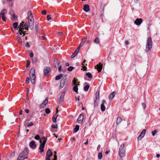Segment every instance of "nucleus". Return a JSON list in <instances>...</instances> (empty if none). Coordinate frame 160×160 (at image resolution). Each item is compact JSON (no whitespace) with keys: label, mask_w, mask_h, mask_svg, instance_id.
Masks as SVG:
<instances>
[{"label":"nucleus","mask_w":160,"mask_h":160,"mask_svg":"<svg viewBox=\"0 0 160 160\" xmlns=\"http://www.w3.org/2000/svg\"><path fill=\"white\" fill-rule=\"evenodd\" d=\"M85 62H86V60H84V61H83V62L82 63V66L85 65Z\"/></svg>","instance_id":"64"},{"label":"nucleus","mask_w":160,"mask_h":160,"mask_svg":"<svg viewBox=\"0 0 160 160\" xmlns=\"http://www.w3.org/2000/svg\"><path fill=\"white\" fill-rule=\"evenodd\" d=\"M87 37H86L84 38H82V41L81 42L83 44H84L87 40Z\"/></svg>","instance_id":"40"},{"label":"nucleus","mask_w":160,"mask_h":160,"mask_svg":"<svg viewBox=\"0 0 160 160\" xmlns=\"http://www.w3.org/2000/svg\"><path fill=\"white\" fill-rule=\"evenodd\" d=\"M99 100V99L95 98L94 103L95 106L97 107L98 106Z\"/></svg>","instance_id":"23"},{"label":"nucleus","mask_w":160,"mask_h":160,"mask_svg":"<svg viewBox=\"0 0 160 160\" xmlns=\"http://www.w3.org/2000/svg\"><path fill=\"white\" fill-rule=\"evenodd\" d=\"M83 10L86 12H88L89 11V6L88 4H85L84 6Z\"/></svg>","instance_id":"15"},{"label":"nucleus","mask_w":160,"mask_h":160,"mask_svg":"<svg viewBox=\"0 0 160 160\" xmlns=\"http://www.w3.org/2000/svg\"><path fill=\"white\" fill-rule=\"evenodd\" d=\"M146 130L145 129H143L142 132H141V134L142 135H143L144 136L145 135V132H146Z\"/></svg>","instance_id":"38"},{"label":"nucleus","mask_w":160,"mask_h":160,"mask_svg":"<svg viewBox=\"0 0 160 160\" xmlns=\"http://www.w3.org/2000/svg\"><path fill=\"white\" fill-rule=\"evenodd\" d=\"M52 127L53 128H57V124L52 125Z\"/></svg>","instance_id":"46"},{"label":"nucleus","mask_w":160,"mask_h":160,"mask_svg":"<svg viewBox=\"0 0 160 160\" xmlns=\"http://www.w3.org/2000/svg\"><path fill=\"white\" fill-rule=\"evenodd\" d=\"M47 140V138L45 137H44L43 138L42 143L40 144L39 148L40 152L41 153L43 152V148L44 147L45 145L46 142Z\"/></svg>","instance_id":"6"},{"label":"nucleus","mask_w":160,"mask_h":160,"mask_svg":"<svg viewBox=\"0 0 160 160\" xmlns=\"http://www.w3.org/2000/svg\"><path fill=\"white\" fill-rule=\"evenodd\" d=\"M25 46L26 47H28V48H29V43L28 42H27L26 44H25Z\"/></svg>","instance_id":"58"},{"label":"nucleus","mask_w":160,"mask_h":160,"mask_svg":"<svg viewBox=\"0 0 160 160\" xmlns=\"http://www.w3.org/2000/svg\"><path fill=\"white\" fill-rule=\"evenodd\" d=\"M48 98H47L45 99L40 105V108H43L46 106V105L48 103Z\"/></svg>","instance_id":"8"},{"label":"nucleus","mask_w":160,"mask_h":160,"mask_svg":"<svg viewBox=\"0 0 160 160\" xmlns=\"http://www.w3.org/2000/svg\"><path fill=\"white\" fill-rule=\"evenodd\" d=\"M58 35H62L63 34V33L62 32H58Z\"/></svg>","instance_id":"59"},{"label":"nucleus","mask_w":160,"mask_h":160,"mask_svg":"<svg viewBox=\"0 0 160 160\" xmlns=\"http://www.w3.org/2000/svg\"><path fill=\"white\" fill-rule=\"evenodd\" d=\"M82 67H83V68L84 69V71H86V69H87L86 67H85V65H84V66H82Z\"/></svg>","instance_id":"62"},{"label":"nucleus","mask_w":160,"mask_h":160,"mask_svg":"<svg viewBox=\"0 0 160 160\" xmlns=\"http://www.w3.org/2000/svg\"><path fill=\"white\" fill-rule=\"evenodd\" d=\"M144 136L142 135L141 134L139 135V136H138V139L139 140H140L142 138H143Z\"/></svg>","instance_id":"37"},{"label":"nucleus","mask_w":160,"mask_h":160,"mask_svg":"<svg viewBox=\"0 0 160 160\" xmlns=\"http://www.w3.org/2000/svg\"><path fill=\"white\" fill-rule=\"evenodd\" d=\"M79 50V47L74 52L73 54L72 55L71 58H73L78 53Z\"/></svg>","instance_id":"13"},{"label":"nucleus","mask_w":160,"mask_h":160,"mask_svg":"<svg viewBox=\"0 0 160 160\" xmlns=\"http://www.w3.org/2000/svg\"><path fill=\"white\" fill-rule=\"evenodd\" d=\"M45 112L47 114H49L50 112V110L48 108H47L45 109Z\"/></svg>","instance_id":"39"},{"label":"nucleus","mask_w":160,"mask_h":160,"mask_svg":"<svg viewBox=\"0 0 160 160\" xmlns=\"http://www.w3.org/2000/svg\"><path fill=\"white\" fill-rule=\"evenodd\" d=\"M33 123L32 122H31L30 124H28L27 126H26L25 125H24L25 126V128H26V127H29L30 126H32L33 125Z\"/></svg>","instance_id":"41"},{"label":"nucleus","mask_w":160,"mask_h":160,"mask_svg":"<svg viewBox=\"0 0 160 160\" xmlns=\"http://www.w3.org/2000/svg\"><path fill=\"white\" fill-rule=\"evenodd\" d=\"M106 103V101L104 100L102 101V103L101 106V109L102 111H104L105 110V107L104 105L105 103Z\"/></svg>","instance_id":"11"},{"label":"nucleus","mask_w":160,"mask_h":160,"mask_svg":"<svg viewBox=\"0 0 160 160\" xmlns=\"http://www.w3.org/2000/svg\"><path fill=\"white\" fill-rule=\"evenodd\" d=\"M74 68L73 67L71 66L68 68V71L71 72L73 70Z\"/></svg>","instance_id":"36"},{"label":"nucleus","mask_w":160,"mask_h":160,"mask_svg":"<svg viewBox=\"0 0 160 160\" xmlns=\"http://www.w3.org/2000/svg\"><path fill=\"white\" fill-rule=\"evenodd\" d=\"M142 21H135L134 23L137 25H140L142 22Z\"/></svg>","instance_id":"27"},{"label":"nucleus","mask_w":160,"mask_h":160,"mask_svg":"<svg viewBox=\"0 0 160 160\" xmlns=\"http://www.w3.org/2000/svg\"><path fill=\"white\" fill-rule=\"evenodd\" d=\"M34 138L37 140H38L40 139V137L39 135H37L35 136Z\"/></svg>","instance_id":"42"},{"label":"nucleus","mask_w":160,"mask_h":160,"mask_svg":"<svg viewBox=\"0 0 160 160\" xmlns=\"http://www.w3.org/2000/svg\"><path fill=\"white\" fill-rule=\"evenodd\" d=\"M115 94L116 92L114 91L112 92L109 96V99H112V98H113L114 97Z\"/></svg>","instance_id":"20"},{"label":"nucleus","mask_w":160,"mask_h":160,"mask_svg":"<svg viewBox=\"0 0 160 160\" xmlns=\"http://www.w3.org/2000/svg\"><path fill=\"white\" fill-rule=\"evenodd\" d=\"M34 27V21H28L26 22H24L22 21L20 23L19 25L18 28H19L18 32L20 35L23 34V36L25 34L24 30H28V28L31 29L33 28Z\"/></svg>","instance_id":"1"},{"label":"nucleus","mask_w":160,"mask_h":160,"mask_svg":"<svg viewBox=\"0 0 160 160\" xmlns=\"http://www.w3.org/2000/svg\"><path fill=\"white\" fill-rule=\"evenodd\" d=\"M15 155V152H13L10 155V157H12Z\"/></svg>","instance_id":"56"},{"label":"nucleus","mask_w":160,"mask_h":160,"mask_svg":"<svg viewBox=\"0 0 160 160\" xmlns=\"http://www.w3.org/2000/svg\"><path fill=\"white\" fill-rule=\"evenodd\" d=\"M119 155L121 158H123L125 156V149L124 148V145L122 144L119 149Z\"/></svg>","instance_id":"4"},{"label":"nucleus","mask_w":160,"mask_h":160,"mask_svg":"<svg viewBox=\"0 0 160 160\" xmlns=\"http://www.w3.org/2000/svg\"><path fill=\"white\" fill-rule=\"evenodd\" d=\"M78 88L77 86L75 85L73 88V90L75 91L77 93L78 92Z\"/></svg>","instance_id":"31"},{"label":"nucleus","mask_w":160,"mask_h":160,"mask_svg":"<svg viewBox=\"0 0 160 160\" xmlns=\"http://www.w3.org/2000/svg\"><path fill=\"white\" fill-rule=\"evenodd\" d=\"M86 76L89 78H91L92 77V74L90 72H88L86 74Z\"/></svg>","instance_id":"35"},{"label":"nucleus","mask_w":160,"mask_h":160,"mask_svg":"<svg viewBox=\"0 0 160 160\" xmlns=\"http://www.w3.org/2000/svg\"><path fill=\"white\" fill-rule=\"evenodd\" d=\"M25 111L26 113H28L29 112V110L28 109H26Z\"/></svg>","instance_id":"63"},{"label":"nucleus","mask_w":160,"mask_h":160,"mask_svg":"<svg viewBox=\"0 0 160 160\" xmlns=\"http://www.w3.org/2000/svg\"><path fill=\"white\" fill-rule=\"evenodd\" d=\"M18 23L17 22L14 23L13 24V27L14 28L16 29L17 28Z\"/></svg>","instance_id":"34"},{"label":"nucleus","mask_w":160,"mask_h":160,"mask_svg":"<svg viewBox=\"0 0 160 160\" xmlns=\"http://www.w3.org/2000/svg\"><path fill=\"white\" fill-rule=\"evenodd\" d=\"M41 37H42V39L43 40H45L46 39V38L45 37L44 35L43 34H42V35H41Z\"/></svg>","instance_id":"47"},{"label":"nucleus","mask_w":160,"mask_h":160,"mask_svg":"<svg viewBox=\"0 0 160 160\" xmlns=\"http://www.w3.org/2000/svg\"><path fill=\"white\" fill-rule=\"evenodd\" d=\"M99 92L98 91H97L95 94V98L99 99Z\"/></svg>","instance_id":"25"},{"label":"nucleus","mask_w":160,"mask_h":160,"mask_svg":"<svg viewBox=\"0 0 160 160\" xmlns=\"http://www.w3.org/2000/svg\"><path fill=\"white\" fill-rule=\"evenodd\" d=\"M78 81V80L77 79V78H74L73 80L72 81L74 85H79V84H76V83Z\"/></svg>","instance_id":"24"},{"label":"nucleus","mask_w":160,"mask_h":160,"mask_svg":"<svg viewBox=\"0 0 160 160\" xmlns=\"http://www.w3.org/2000/svg\"><path fill=\"white\" fill-rule=\"evenodd\" d=\"M94 42L95 43L98 44L100 43L99 39L98 38H96L94 40Z\"/></svg>","instance_id":"26"},{"label":"nucleus","mask_w":160,"mask_h":160,"mask_svg":"<svg viewBox=\"0 0 160 160\" xmlns=\"http://www.w3.org/2000/svg\"><path fill=\"white\" fill-rule=\"evenodd\" d=\"M102 68V65L100 63H99V64L95 66V68H97L98 72L101 71Z\"/></svg>","instance_id":"10"},{"label":"nucleus","mask_w":160,"mask_h":160,"mask_svg":"<svg viewBox=\"0 0 160 160\" xmlns=\"http://www.w3.org/2000/svg\"><path fill=\"white\" fill-rule=\"evenodd\" d=\"M42 13L43 15H46V10H43L42 11Z\"/></svg>","instance_id":"50"},{"label":"nucleus","mask_w":160,"mask_h":160,"mask_svg":"<svg viewBox=\"0 0 160 160\" xmlns=\"http://www.w3.org/2000/svg\"><path fill=\"white\" fill-rule=\"evenodd\" d=\"M102 157V152H99L98 155V159L99 160H101Z\"/></svg>","instance_id":"28"},{"label":"nucleus","mask_w":160,"mask_h":160,"mask_svg":"<svg viewBox=\"0 0 160 160\" xmlns=\"http://www.w3.org/2000/svg\"><path fill=\"white\" fill-rule=\"evenodd\" d=\"M17 17L15 14H13L12 16V19L15 20L17 19Z\"/></svg>","instance_id":"33"},{"label":"nucleus","mask_w":160,"mask_h":160,"mask_svg":"<svg viewBox=\"0 0 160 160\" xmlns=\"http://www.w3.org/2000/svg\"><path fill=\"white\" fill-rule=\"evenodd\" d=\"M30 64V61L29 60L27 61V64L26 65V67H28Z\"/></svg>","instance_id":"48"},{"label":"nucleus","mask_w":160,"mask_h":160,"mask_svg":"<svg viewBox=\"0 0 160 160\" xmlns=\"http://www.w3.org/2000/svg\"><path fill=\"white\" fill-rule=\"evenodd\" d=\"M29 145L32 148H34L36 147L35 142L33 141H32L30 142Z\"/></svg>","instance_id":"14"},{"label":"nucleus","mask_w":160,"mask_h":160,"mask_svg":"<svg viewBox=\"0 0 160 160\" xmlns=\"http://www.w3.org/2000/svg\"><path fill=\"white\" fill-rule=\"evenodd\" d=\"M65 95V93L64 92L62 93L61 95L60 98V102H62L64 100V96Z\"/></svg>","instance_id":"18"},{"label":"nucleus","mask_w":160,"mask_h":160,"mask_svg":"<svg viewBox=\"0 0 160 160\" xmlns=\"http://www.w3.org/2000/svg\"><path fill=\"white\" fill-rule=\"evenodd\" d=\"M83 45H84V44H83L81 42V43H80V44L79 45V47H79V48H80L81 47H82Z\"/></svg>","instance_id":"61"},{"label":"nucleus","mask_w":160,"mask_h":160,"mask_svg":"<svg viewBox=\"0 0 160 160\" xmlns=\"http://www.w3.org/2000/svg\"><path fill=\"white\" fill-rule=\"evenodd\" d=\"M65 81V79L63 78L61 80L60 85V88H63V87L64 86Z\"/></svg>","instance_id":"16"},{"label":"nucleus","mask_w":160,"mask_h":160,"mask_svg":"<svg viewBox=\"0 0 160 160\" xmlns=\"http://www.w3.org/2000/svg\"><path fill=\"white\" fill-rule=\"evenodd\" d=\"M62 76V74H60L59 75L56 76L55 77V79L56 80H58L60 79L61 78Z\"/></svg>","instance_id":"22"},{"label":"nucleus","mask_w":160,"mask_h":160,"mask_svg":"<svg viewBox=\"0 0 160 160\" xmlns=\"http://www.w3.org/2000/svg\"><path fill=\"white\" fill-rule=\"evenodd\" d=\"M152 41L151 38L149 37L147 41L146 48L145 51L146 52H148L152 48Z\"/></svg>","instance_id":"5"},{"label":"nucleus","mask_w":160,"mask_h":160,"mask_svg":"<svg viewBox=\"0 0 160 160\" xmlns=\"http://www.w3.org/2000/svg\"><path fill=\"white\" fill-rule=\"evenodd\" d=\"M55 19V17L54 15H53L52 17L50 15H48L47 16V20H50V19Z\"/></svg>","instance_id":"19"},{"label":"nucleus","mask_w":160,"mask_h":160,"mask_svg":"<svg viewBox=\"0 0 160 160\" xmlns=\"http://www.w3.org/2000/svg\"><path fill=\"white\" fill-rule=\"evenodd\" d=\"M79 125H77L75 126V128H74V131L75 132H77L79 130Z\"/></svg>","instance_id":"29"},{"label":"nucleus","mask_w":160,"mask_h":160,"mask_svg":"<svg viewBox=\"0 0 160 160\" xmlns=\"http://www.w3.org/2000/svg\"><path fill=\"white\" fill-rule=\"evenodd\" d=\"M54 158L53 160H57V156L56 155H54Z\"/></svg>","instance_id":"57"},{"label":"nucleus","mask_w":160,"mask_h":160,"mask_svg":"<svg viewBox=\"0 0 160 160\" xmlns=\"http://www.w3.org/2000/svg\"><path fill=\"white\" fill-rule=\"evenodd\" d=\"M6 12L7 11L6 9H3L1 13H0V15L1 16L2 15L3 16H4V14L5 13H6Z\"/></svg>","instance_id":"30"},{"label":"nucleus","mask_w":160,"mask_h":160,"mask_svg":"<svg viewBox=\"0 0 160 160\" xmlns=\"http://www.w3.org/2000/svg\"><path fill=\"white\" fill-rule=\"evenodd\" d=\"M142 106L144 109H145L146 108V105L144 103H142Z\"/></svg>","instance_id":"52"},{"label":"nucleus","mask_w":160,"mask_h":160,"mask_svg":"<svg viewBox=\"0 0 160 160\" xmlns=\"http://www.w3.org/2000/svg\"><path fill=\"white\" fill-rule=\"evenodd\" d=\"M28 153V149L25 148L21 153L19 154L17 160H24L26 158Z\"/></svg>","instance_id":"2"},{"label":"nucleus","mask_w":160,"mask_h":160,"mask_svg":"<svg viewBox=\"0 0 160 160\" xmlns=\"http://www.w3.org/2000/svg\"><path fill=\"white\" fill-rule=\"evenodd\" d=\"M52 156V153L50 149H49L47 152L46 160H50V157Z\"/></svg>","instance_id":"7"},{"label":"nucleus","mask_w":160,"mask_h":160,"mask_svg":"<svg viewBox=\"0 0 160 160\" xmlns=\"http://www.w3.org/2000/svg\"><path fill=\"white\" fill-rule=\"evenodd\" d=\"M37 61V59L36 58H34L32 59V62L33 63H35Z\"/></svg>","instance_id":"44"},{"label":"nucleus","mask_w":160,"mask_h":160,"mask_svg":"<svg viewBox=\"0 0 160 160\" xmlns=\"http://www.w3.org/2000/svg\"><path fill=\"white\" fill-rule=\"evenodd\" d=\"M17 41H18V42H20V43H22V42L21 40V39L19 38L18 37V38H17Z\"/></svg>","instance_id":"51"},{"label":"nucleus","mask_w":160,"mask_h":160,"mask_svg":"<svg viewBox=\"0 0 160 160\" xmlns=\"http://www.w3.org/2000/svg\"><path fill=\"white\" fill-rule=\"evenodd\" d=\"M33 19L32 15H29L28 16V20H32Z\"/></svg>","instance_id":"43"},{"label":"nucleus","mask_w":160,"mask_h":160,"mask_svg":"<svg viewBox=\"0 0 160 160\" xmlns=\"http://www.w3.org/2000/svg\"><path fill=\"white\" fill-rule=\"evenodd\" d=\"M50 71V68L49 67H45L43 70L44 74L45 75L48 74Z\"/></svg>","instance_id":"9"},{"label":"nucleus","mask_w":160,"mask_h":160,"mask_svg":"<svg viewBox=\"0 0 160 160\" xmlns=\"http://www.w3.org/2000/svg\"><path fill=\"white\" fill-rule=\"evenodd\" d=\"M157 132V131L156 130H155L153 131L152 132V135L153 136H154L155 134Z\"/></svg>","instance_id":"45"},{"label":"nucleus","mask_w":160,"mask_h":160,"mask_svg":"<svg viewBox=\"0 0 160 160\" xmlns=\"http://www.w3.org/2000/svg\"><path fill=\"white\" fill-rule=\"evenodd\" d=\"M100 148H101V145L100 144H99L98 145V146L97 147V150L98 151H99V150Z\"/></svg>","instance_id":"53"},{"label":"nucleus","mask_w":160,"mask_h":160,"mask_svg":"<svg viewBox=\"0 0 160 160\" xmlns=\"http://www.w3.org/2000/svg\"><path fill=\"white\" fill-rule=\"evenodd\" d=\"M122 121V119L120 117H118L117 120V124H120Z\"/></svg>","instance_id":"21"},{"label":"nucleus","mask_w":160,"mask_h":160,"mask_svg":"<svg viewBox=\"0 0 160 160\" xmlns=\"http://www.w3.org/2000/svg\"><path fill=\"white\" fill-rule=\"evenodd\" d=\"M62 70V67L61 66H60L59 67V68H58V70L59 71V72H60Z\"/></svg>","instance_id":"60"},{"label":"nucleus","mask_w":160,"mask_h":160,"mask_svg":"<svg viewBox=\"0 0 160 160\" xmlns=\"http://www.w3.org/2000/svg\"><path fill=\"white\" fill-rule=\"evenodd\" d=\"M29 56L31 58H32L33 56V52H31L29 54Z\"/></svg>","instance_id":"55"},{"label":"nucleus","mask_w":160,"mask_h":160,"mask_svg":"<svg viewBox=\"0 0 160 160\" xmlns=\"http://www.w3.org/2000/svg\"><path fill=\"white\" fill-rule=\"evenodd\" d=\"M89 88V86L88 85H86L84 88V90L85 91H87L88 90Z\"/></svg>","instance_id":"32"},{"label":"nucleus","mask_w":160,"mask_h":160,"mask_svg":"<svg viewBox=\"0 0 160 160\" xmlns=\"http://www.w3.org/2000/svg\"><path fill=\"white\" fill-rule=\"evenodd\" d=\"M29 77L31 83L34 84L35 83V70L34 68H32L30 70Z\"/></svg>","instance_id":"3"},{"label":"nucleus","mask_w":160,"mask_h":160,"mask_svg":"<svg viewBox=\"0 0 160 160\" xmlns=\"http://www.w3.org/2000/svg\"><path fill=\"white\" fill-rule=\"evenodd\" d=\"M57 112H58V109H57ZM58 115L57 114V113H56L53 116L52 118V120L54 122H56V119L57 118V117L58 116Z\"/></svg>","instance_id":"17"},{"label":"nucleus","mask_w":160,"mask_h":160,"mask_svg":"<svg viewBox=\"0 0 160 160\" xmlns=\"http://www.w3.org/2000/svg\"><path fill=\"white\" fill-rule=\"evenodd\" d=\"M83 116L82 114H81L79 116V118L77 119V122L78 123H81L83 121Z\"/></svg>","instance_id":"12"},{"label":"nucleus","mask_w":160,"mask_h":160,"mask_svg":"<svg viewBox=\"0 0 160 160\" xmlns=\"http://www.w3.org/2000/svg\"><path fill=\"white\" fill-rule=\"evenodd\" d=\"M28 16L29 15H32V12L31 11H29L28 12Z\"/></svg>","instance_id":"54"},{"label":"nucleus","mask_w":160,"mask_h":160,"mask_svg":"<svg viewBox=\"0 0 160 160\" xmlns=\"http://www.w3.org/2000/svg\"><path fill=\"white\" fill-rule=\"evenodd\" d=\"M29 80H30L29 78H27L26 79V81H25L26 83H28L29 82Z\"/></svg>","instance_id":"49"}]
</instances>
